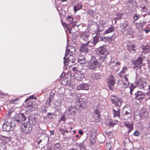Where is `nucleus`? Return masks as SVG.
Returning <instances> with one entry per match:
<instances>
[{"label": "nucleus", "instance_id": "1", "mask_svg": "<svg viewBox=\"0 0 150 150\" xmlns=\"http://www.w3.org/2000/svg\"><path fill=\"white\" fill-rule=\"evenodd\" d=\"M96 53L97 54L100 56L99 59L103 62L106 58L108 52L105 48V46H103L100 47L96 51Z\"/></svg>", "mask_w": 150, "mask_h": 150}, {"label": "nucleus", "instance_id": "2", "mask_svg": "<svg viewBox=\"0 0 150 150\" xmlns=\"http://www.w3.org/2000/svg\"><path fill=\"white\" fill-rule=\"evenodd\" d=\"M64 59V63L65 65H69L71 66L75 64V59L72 55H65Z\"/></svg>", "mask_w": 150, "mask_h": 150}, {"label": "nucleus", "instance_id": "3", "mask_svg": "<svg viewBox=\"0 0 150 150\" xmlns=\"http://www.w3.org/2000/svg\"><path fill=\"white\" fill-rule=\"evenodd\" d=\"M21 130L24 133L26 134L31 133L32 130V127L30 122L24 123L22 126Z\"/></svg>", "mask_w": 150, "mask_h": 150}, {"label": "nucleus", "instance_id": "4", "mask_svg": "<svg viewBox=\"0 0 150 150\" xmlns=\"http://www.w3.org/2000/svg\"><path fill=\"white\" fill-rule=\"evenodd\" d=\"M111 99L112 103L114 104L116 108H120V107L123 102L122 99L117 96L112 95L111 97Z\"/></svg>", "mask_w": 150, "mask_h": 150}, {"label": "nucleus", "instance_id": "5", "mask_svg": "<svg viewBox=\"0 0 150 150\" xmlns=\"http://www.w3.org/2000/svg\"><path fill=\"white\" fill-rule=\"evenodd\" d=\"M6 121L8 123V125L6 129H5V131L8 132L12 130L16 125L15 122L13 120L11 121V118L7 119Z\"/></svg>", "mask_w": 150, "mask_h": 150}, {"label": "nucleus", "instance_id": "6", "mask_svg": "<svg viewBox=\"0 0 150 150\" xmlns=\"http://www.w3.org/2000/svg\"><path fill=\"white\" fill-rule=\"evenodd\" d=\"M89 65L90 68L91 70H93L98 67V62L94 56H92Z\"/></svg>", "mask_w": 150, "mask_h": 150}, {"label": "nucleus", "instance_id": "7", "mask_svg": "<svg viewBox=\"0 0 150 150\" xmlns=\"http://www.w3.org/2000/svg\"><path fill=\"white\" fill-rule=\"evenodd\" d=\"M108 87L110 90H113L115 83V81L113 76H110L107 80Z\"/></svg>", "mask_w": 150, "mask_h": 150}, {"label": "nucleus", "instance_id": "8", "mask_svg": "<svg viewBox=\"0 0 150 150\" xmlns=\"http://www.w3.org/2000/svg\"><path fill=\"white\" fill-rule=\"evenodd\" d=\"M142 61L143 59L141 57H139L138 59L134 62V68H137L138 69H140L142 66Z\"/></svg>", "mask_w": 150, "mask_h": 150}, {"label": "nucleus", "instance_id": "9", "mask_svg": "<svg viewBox=\"0 0 150 150\" xmlns=\"http://www.w3.org/2000/svg\"><path fill=\"white\" fill-rule=\"evenodd\" d=\"M82 41L83 42H86V43H89L90 40L89 39V34L88 33L85 32L83 33L81 36Z\"/></svg>", "mask_w": 150, "mask_h": 150}, {"label": "nucleus", "instance_id": "10", "mask_svg": "<svg viewBox=\"0 0 150 150\" xmlns=\"http://www.w3.org/2000/svg\"><path fill=\"white\" fill-rule=\"evenodd\" d=\"M74 76L76 80L79 81H81L84 78L83 74L79 71H76L74 75Z\"/></svg>", "mask_w": 150, "mask_h": 150}, {"label": "nucleus", "instance_id": "11", "mask_svg": "<svg viewBox=\"0 0 150 150\" xmlns=\"http://www.w3.org/2000/svg\"><path fill=\"white\" fill-rule=\"evenodd\" d=\"M27 107L32 110L34 111L38 108V105L35 103L31 101L29 102Z\"/></svg>", "mask_w": 150, "mask_h": 150}, {"label": "nucleus", "instance_id": "12", "mask_svg": "<svg viewBox=\"0 0 150 150\" xmlns=\"http://www.w3.org/2000/svg\"><path fill=\"white\" fill-rule=\"evenodd\" d=\"M135 94L136 98L140 102L142 101L145 97L144 94L140 91H138L136 93H135Z\"/></svg>", "mask_w": 150, "mask_h": 150}, {"label": "nucleus", "instance_id": "13", "mask_svg": "<svg viewBox=\"0 0 150 150\" xmlns=\"http://www.w3.org/2000/svg\"><path fill=\"white\" fill-rule=\"evenodd\" d=\"M88 43H85L81 45V47H80V50L81 52L84 53H87L88 52Z\"/></svg>", "mask_w": 150, "mask_h": 150}, {"label": "nucleus", "instance_id": "14", "mask_svg": "<svg viewBox=\"0 0 150 150\" xmlns=\"http://www.w3.org/2000/svg\"><path fill=\"white\" fill-rule=\"evenodd\" d=\"M120 108H116L115 106L113 108V116L114 117H117L118 118L120 117Z\"/></svg>", "mask_w": 150, "mask_h": 150}, {"label": "nucleus", "instance_id": "15", "mask_svg": "<svg viewBox=\"0 0 150 150\" xmlns=\"http://www.w3.org/2000/svg\"><path fill=\"white\" fill-rule=\"evenodd\" d=\"M75 49L73 46H69L67 48L65 55H72L75 52Z\"/></svg>", "mask_w": 150, "mask_h": 150}, {"label": "nucleus", "instance_id": "16", "mask_svg": "<svg viewBox=\"0 0 150 150\" xmlns=\"http://www.w3.org/2000/svg\"><path fill=\"white\" fill-rule=\"evenodd\" d=\"M89 86L88 84L83 83L78 85L77 87V89L78 90H87L89 89Z\"/></svg>", "mask_w": 150, "mask_h": 150}, {"label": "nucleus", "instance_id": "17", "mask_svg": "<svg viewBox=\"0 0 150 150\" xmlns=\"http://www.w3.org/2000/svg\"><path fill=\"white\" fill-rule=\"evenodd\" d=\"M127 46V49L129 51L132 53L135 52V45L134 44L130 42H128Z\"/></svg>", "mask_w": 150, "mask_h": 150}, {"label": "nucleus", "instance_id": "18", "mask_svg": "<svg viewBox=\"0 0 150 150\" xmlns=\"http://www.w3.org/2000/svg\"><path fill=\"white\" fill-rule=\"evenodd\" d=\"M67 112L68 115H75L76 113V107L73 106L69 107L67 110Z\"/></svg>", "mask_w": 150, "mask_h": 150}, {"label": "nucleus", "instance_id": "19", "mask_svg": "<svg viewBox=\"0 0 150 150\" xmlns=\"http://www.w3.org/2000/svg\"><path fill=\"white\" fill-rule=\"evenodd\" d=\"M128 74H126V76H124L122 78V85L124 88H126L129 85V83L128 81V79L127 77Z\"/></svg>", "mask_w": 150, "mask_h": 150}, {"label": "nucleus", "instance_id": "20", "mask_svg": "<svg viewBox=\"0 0 150 150\" xmlns=\"http://www.w3.org/2000/svg\"><path fill=\"white\" fill-rule=\"evenodd\" d=\"M26 119L24 114L21 112H20L18 115V119L16 121L17 122H19L22 123V122L25 121Z\"/></svg>", "mask_w": 150, "mask_h": 150}, {"label": "nucleus", "instance_id": "21", "mask_svg": "<svg viewBox=\"0 0 150 150\" xmlns=\"http://www.w3.org/2000/svg\"><path fill=\"white\" fill-rule=\"evenodd\" d=\"M117 122V121H116V122H115L113 121L110 119H108L106 121V125L111 127H113L115 124H116Z\"/></svg>", "mask_w": 150, "mask_h": 150}, {"label": "nucleus", "instance_id": "22", "mask_svg": "<svg viewBox=\"0 0 150 150\" xmlns=\"http://www.w3.org/2000/svg\"><path fill=\"white\" fill-rule=\"evenodd\" d=\"M125 126L128 128V132H130L133 129V124L132 123H129L128 122H125Z\"/></svg>", "mask_w": 150, "mask_h": 150}, {"label": "nucleus", "instance_id": "23", "mask_svg": "<svg viewBox=\"0 0 150 150\" xmlns=\"http://www.w3.org/2000/svg\"><path fill=\"white\" fill-rule=\"evenodd\" d=\"M136 26L139 32L141 31L143 29V25L142 23H136Z\"/></svg>", "mask_w": 150, "mask_h": 150}, {"label": "nucleus", "instance_id": "24", "mask_svg": "<svg viewBox=\"0 0 150 150\" xmlns=\"http://www.w3.org/2000/svg\"><path fill=\"white\" fill-rule=\"evenodd\" d=\"M128 22L126 21H125L124 22L121 23L120 24V27L122 30L125 31L126 27L128 26Z\"/></svg>", "mask_w": 150, "mask_h": 150}, {"label": "nucleus", "instance_id": "25", "mask_svg": "<svg viewBox=\"0 0 150 150\" xmlns=\"http://www.w3.org/2000/svg\"><path fill=\"white\" fill-rule=\"evenodd\" d=\"M115 36L113 35L111 37H108V41L109 43H112L115 41Z\"/></svg>", "mask_w": 150, "mask_h": 150}, {"label": "nucleus", "instance_id": "26", "mask_svg": "<svg viewBox=\"0 0 150 150\" xmlns=\"http://www.w3.org/2000/svg\"><path fill=\"white\" fill-rule=\"evenodd\" d=\"M127 68L126 67H124L122 69V70L120 72L119 74L120 76V77H122L125 76L123 75V74H125L127 73Z\"/></svg>", "mask_w": 150, "mask_h": 150}, {"label": "nucleus", "instance_id": "27", "mask_svg": "<svg viewBox=\"0 0 150 150\" xmlns=\"http://www.w3.org/2000/svg\"><path fill=\"white\" fill-rule=\"evenodd\" d=\"M114 27L111 26L108 29L105 31V33H104V34H106L112 32L114 31Z\"/></svg>", "mask_w": 150, "mask_h": 150}, {"label": "nucleus", "instance_id": "28", "mask_svg": "<svg viewBox=\"0 0 150 150\" xmlns=\"http://www.w3.org/2000/svg\"><path fill=\"white\" fill-rule=\"evenodd\" d=\"M62 83L64 85H68L70 83V81L67 78H65L62 81Z\"/></svg>", "mask_w": 150, "mask_h": 150}, {"label": "nucleus", "instance_id": "29", "mask_svg": "<svg viewBox=\"0 0 150 150\" xmlns=\"http://www.w3.org/2000/svg\"><path fill=\"white\" fill-rule=\"evenodd\" d=\"M99 39V36L98 35H96L93 38L92 42L94 45H95L98 42Z\"/></svg>", "mask_w": 150, "mask_h": 150}, {"label": "nucleus", "instance_id": "30", "mask_svg": "<svg viewBox=\"0 0 150 150\" xmlns=\"http://www.w3.org/2000/svg\"><path fill=\"white\" fill-rule=\"evenodd\" d=\"M92 77L93 79L99 80L101 78L102 76L97 74H93L92 75Z\"/></svg>", "mask_w": 150, "mask_h": 150}, {"label": "nucleus", "instance_id": "31", "mask_svg": "<svg viewBox=\"0 0 150 150\" xmlns=\"http://www.w3.org/2000/svg\"><path fill=\"white\" fill-rule=\"evenodd\" d=\"M53 96H51V94H50V98L47 99L46 102V105L47 106H50V103L51 101L52 98Z\"/></svg>", "mask_w": 150, "mask_h": 150}, {"label": "nucleus", "instance_id": "32", "mask_svg": "<svg viewBox=\"0 0 150 150\" xmlns=\"http://www.w3.org/2000/svg\"><path fill=\"white\" fill-rule=\"evenodd\" d=\"M128 112L131 113L130 108L125 107L123 109V114H127Z\"/></svg>", "mask_w": 150, "mask_h": 150}, {"label": "nucleus", "instance_id": "33", "mask_svg": "<svg viewBox=\"0 0 150 150\" xmlns=\"http://www.w3.org/2000/svg\"><path fill=\"white\" fill-rule=\"evenodd\" d=\"M131 117V113H128L127 114H123V118L125 120L128 119Z\"/></svg>", "mask_w": 150, "mask_h": 150}, {"label": "nucleus", "instance_id": "34", "mask_svg": "<svg viewBox=\"0 0 150 150\" xmlns=\"http://www.w3.org/2000/svg\"><path fill=\"white\" fill-rule=\"evenodd\" d=\"M6 143H2L0 146V150H6Z\"/></svg>", "mask_w": 150, "mask_h": 150}, {"label": "nucleus", "instance_id": "35", "mask_svg": "<svg viewBox=\"0 0 150 150\" xmlns=\"http://www.w3.org/2000/svg\"><path fill=\"white\" fill-rule=\"evenodd\" d=\"M82 7V6L80 4H78L74 7V10L76 12L78 10H80Z\"/></svg>", "mask_w": 150, "mask_h": 150}, {"label": "nucleus", "instance_id": "36", "mask_svg": "<svg viewBox=\"0 0 150 150\" xmlns=\"http://www.w3.org/2000/svg\"><path fill=\"white\" fill-rule=\"evenodd\" d=\"M55 150H60L61 149L60 145L59 143H57L54 145V147Z\"/></svg>", "mask_w": 150, "mask_h": 150}, {"label": "nucleus", "instance_id": "37", "mask_svg": "<svg viewBox=\"0 0 150 150\" xmlns=\"http://www.w3.org/2000/svg\"><path fill=\"white\" fill-rule=\"evenodd\" d=\"M73 18L70 16H69L67 18V21L69 23L72 24L73 23Z\"/></svg>", "mask_w": 150, "mask_h": 150}, {"label": "nucleus", "instance_id": "38", "mask_svg": "<svg viewBox=\"0 0 150 150\" xmlns=\"http://www.w3.org/2000/svg\"><path fill=\"white\" fill-rule=\"evenodd\" d=\"M127 34L129 35H132L134 33V31L131 28H129L127 29Z\"/></svg>", "mask_w": 150, "mask_h": 150}, {"label": "nucleus", "instance_id": "39", "mask_svg": "<svg viewBox=\"0 0 150 150\" xmlns=\"http://www.w3.org/2000/svg\"><path fill=\"white\" fill-rule=\"evenodd\" d=\"M93 117L95 119L97 120L99 118V113L97 112H95L93 114Z\"/></svg>", "mask_w": 150, "mask_h": 150}, {"label": "nucleus", "instance_id": "40", "mask_svg": "<svg viewBox=\"0 0 150 150\" xmlns=\"http://www.w3.org/2000/svg\"><path fill=\"white\" fill-rule=\"evenodd\" d=\"M122 15V14L120 13L117 14V17H116L114 18V20L115 21V22H116V20H118L119 19H120L122 18L121 16Z\"/></svg>", "mask_w": 150, "mask_h": 150}, {"label": "nucleus", "instance_id": "41", "mask_svg": "<svg viewBox=\"0 0 150 150\" xmlns=\"http://www.w3.org/2000/svg\"><path fill=\"white\" fill-rule=\"evenodd\" d=\"M141 8L145 12H147L148 10L147 8L146 7L143 5H141L140 6Z\"/></svg>", "mask_w": 150, "mask_h": 150}, {"label": "nucleus", "instance_id": "42", "mask_svg": "<svg viewBox=\"0 0 150 150\" xmlns=\"http://www.w3.org/2000/svg\"><path fill=\"white\" fill-rule=\"evenodd\" d=\"M18 98L14 100H11L10 101V103H11L13 104H16L18 103V102L17 101H18Z\"/></svg>", "mask_w": 150, "mask_h": 150}, {"label": "nucleus", "instance_id": "43", "mask_svg": "<svg viewBox=\"0 0 150 150\" xmlns=\"http://www.w3.org/2000/svg\"><path fill=\"white\" fill-rule=\"evenodd\" d=\"M6 123H4L2 126V128H3V129L4 131H5V129H6V128L7 127L8 125V123L6 121Z\"/></svg>", "mask_w": 150, "mask_h": 150}, {"label": "nucleus", "instance_id": "44", "mask_svg": "<svg viewBox=\"0 0 150 150\" xmlns=\"http://www.w3.org/2000/svg\"><path fill=\"white\" fill-rule=\"evenodd\" d=\"M130 142L129 139L126 138L125 139L124 141V144L125 146H126L127 144L128 143H130Z\"/></svg>", "mask_w": 150, "mask_h": 150}, {"label": "nucleus", "instance_id": "45", "mask_svg": "<svg viewBox=\"0 0 150 150\" xmlns=\"http://www.w3.org/2000/svg\"><path fill=\"white\" fill-rule=\"evenodd\" d=\"M140 17L139 15L136 13L135 15L134 16V18L135 21H137L139 18Z\"/></svg>", "mask_w": 150, "mask_h": 150}, {"label": "nucleus", "instance_id": "46", "mask_svg": "<svg viewBox=\"0 0 150 150\" xmlns=\"http://www.w3.org/2000/svg\"><path fill=\"white\" fill-rule=\"evenodd\" d=\"M112 147V146L110 144L108 143L106 145V148L108 149H109V150H111Z\"/></svg>", "mask_w": 150, "mask_h": 150}, {"label": "nucleus", "instance_id": "47", "mask_svg": "<svg viewBox=\"0 0 150 150\" xmlns=\"http://www.w3.org/2000/svg\"><path fill=\"white\" fill-rule=\"evenodd\" d=\"M88 13L91 16H93L94 14V12L92 9H90L88 11Z\"/></svg>", "mask_w": 150, "mask_h": 150}, {"label": "nucleus", "instance_id": "48", "mask_svg": "<svg viewBox=\"0 0 150 150\" xmlns=\"http://www.w3.org/2000/svg\"><path fill=\"white\" fill-rule=\"evenodd\" d=\"M144 113L142 115L144 116L145 117H147L148 115V112L147 111L145 110L144 111Z\"/></svg>", "mask_w": 150, "mask_h": 150}, {"label": "nucleus", "instance_id": "49", "mask_svg": "<svg viewBox=\"0 0 150 150\" xmlns=\"http://www.w3.org/2000/svg\"><path fill=\"white\" fill-rule=\"evenodd\" d=\"M100 39L104 41H108V37L106 38L104 36H101L100 37Z\"/></svg>", "mask_w": 150, "mask_h": 150}, {"label": "nucleus", "instance_id": "50", "mask_svg": "<svg viewBox=\"0 0 150 150\" xmlns=\"http://www.w3.org/2000/svg\"><path fill=\"white\" fill-rule=\"evenodd\" d=\"M30 121L33 125H35L36 123V121L35 118H32L30 120Z\"/></svg>", "mask_w": 150, "mask_h": 150}, {"label": "nucleus", "instance_id": "51", "mask_svg": "<svg viewBox=\"0 0 150 150\" xmlns=\"http://www.w3.org/2000/svg\"><path fill=\"white\" fill-rule=\"evenodd\" d=\"M144 81H140L139 83V86L140 88H141V86H143L144 85Z\"/></svg>", "mask_w": 150, "mask_h": 150}, {"label": "nucleus", "instance_id": "52", "mask_svg": "<svg viewBox=\"0 0 150 150\" xmlns=\"http://www.w3.org/2000/svg\"><path fill=\"white\" fill-rule=\"evenodd\" d=\"M146 85L147 83L145 81H144L143 86H141V89H144L145 88V87L146 86Z\"/></svg>", "mask_w": 150, "mask_h": 150}, {"label": "nucleus", "instance_id": "53", "mask_svg": "<svg viewBox=\"0 0 150 150\" xmlns=\"http://www.w3.org/2000/svg\"><path fill=\"white\" fill-rule=\"evenodd\" d=\"M66 27L69 30V33H71V30L72 28L71 27H69L68 25L67 24H66Z\"/></svg>", "mask_w": 150, "mask_h": 150}, {"label": "nucleus", "instance_id": "54", "mask_svg": "<svg viewBox=\"0 0 150 150\" xmlns=\"http://www.w3.org/2000/svg\"><path fill=\"white\" fill-rule=\"evenodd\" d=\"M90 142L91 144H93L95 142V139L93 138L92 139H91Z\"/></svg>", "mask_w": 150, "mask_h": 150}, {"label": "nucleus", "instance_id": "55", "mask_svg": "<svg viewBox=\"0 0 150 150\" xmlns=\"http://www.w3.org/2000/svg\"><path fill=\"white\" fill-rule=\"evenodd\" d=\"M48 107V106H47L46 105V106H44L43 107V110L45 112H47V110L46 109V108Z\"/></svg>", "mask_w": 150, "mask_h": 150}, {"label": "nucleus", "instance_id": "56", "mask_svg": "<svg viewBox=\"0 0 150 150\" xmlns=\"http://www.w3.org/2000/svg\"><path fill=\"white\" fill-rule=\"evenodd\" d=\"M60 120L65 121V117L64 116H61L60 117Z\"/></svg>", "mask_w": 150, "mask_h": 150}, {"label": "nucleus", "instance_id": "57", "mask_svg": "<svg viewBox=\"0 0 150 150\" xmlns=\"http://www.w3.org/2000/svg\"><path fill=\"white\" fill-rule=\"evenodd\" d=\"M134 134L135 136H138L139 134V133L138 131H135L134 133Z\"/></svg>", "mask_w": 150, "mask_h": 150}, {"label": "nucleus", "instance_id": "58", "mask_svg": "<svg viewBox=\"0 0 150 150\" xmlns=\"http://www.w3.org/2000/svg\"><path fill=\"white\" fill-rule=\"evenodd\" d=\"M133 88H132V87H131L130 88V94L131 95L132 94V91H133Z\"/></svg>", "mask_w": 150, "mask_h": 150}, {"label": "nucleus", "instance_id": "59", "mask_svg": "<svg viewBox=\"0 0 150 150\" xmlns=\"http://www.w3.org/2000/svg\"><path fill=\"white\" fill-rule=\"evenodd\" d=\"M52 115V113H48L47 114V115L50 118H52V117H50V116H51Z\"/></svg>", "mask_w": 150, "mask_h": 150}, {"label": "nucleus", "instance_id": "60", "mask_svg": "<svg viewBox=\"0 0 150 150\" xmlns=\"http://www.w3.org/2000/svg\"><path fill=\"white\" fill-rule=\"evenodd\" d=\"M65 76V74L64 72H63L62 74L60 75V77H64Z\"/></svg>", "mask_w": 150, "mask_h": 150}, {"label": "nucleus", "instance_id": "61", "mask_svg": "<svg viewBox=\"0 0 150 150\" xmlns=\"http://www.w3.org/2000/svg\"><path fill=\"white\" fill-rule=\"evenodd\" d=\"M132 2V0H127V2L128 4H130Z\"/></svg>", "mask_w": 150, "mask_h": 150}, {"label": "nucleus", "instance_id": "62", "mask_svg": "<svg viewBox=\"0 0 150 150\" xmlns=\"http://www.w3.org/2000/svg\"><path fill=\"white\" fill-rule=\"evenodd\" d=\"M30 99H35V97L33 96H31L29 97Z\"/></svg>", "mask_w": 150, "mask_h": 150}, {"label": "nucleus", "instance_id": "63", "mask_svg": "<svg viewBox=\"0 0 150 150\" xmlns=\"http://www.w3.org/2000/svg\"><path fill=\"white\" fill-rule=\"evenodd\" d=\"M144 31L146 33H147L150 31V29H149V30L145 29Z\"/></svg>", "mask_w": 150, "mask_h": 150}, {"label": "nucleus", "instance_id": "64", "mask_svg": "<svg viewBox=\"0 0 150 150\" xmlns=\"http://www.w3.org/2000/svg\"><path fill=\"white\" fill-rule=\"evenodd\" d=\"M79 133L80 134H83V131L81 130H79Z\"/></svg>", "mask_w": 150, "mask_h": 150}]
</instances>
